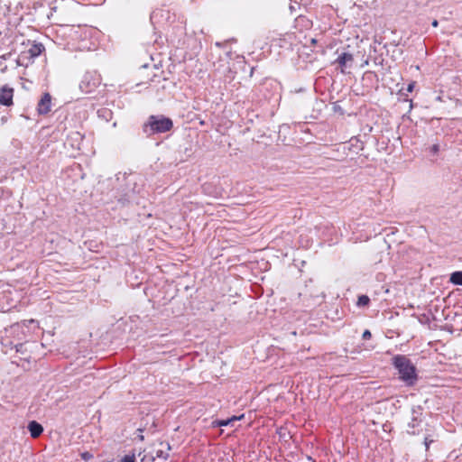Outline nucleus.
Instances as JSON below:
<instances>
[{
    "instance_id": "1",
    "label": "nucleus",
    "mask_w": 462,
    "mask_h": 462,
    "mask_svg": "<svg viewBox=\"0 0 462 462\" xmlns=\"http://www.w3.org/2000/svg\"><path fill=\"white\" fill-rule=\"evenodd\" d=\"M393 365L398 371L400 379L408 386H412L418 380L417 371L411 361L405 356L393 357Z\"/></svg>"
},
{
    "instance_id": "2",
    "label": "nucleus",
    "mask_w": 462,
    "mask_h": 462,
    "mask_svg": "<svg viewBox=\"0 0 462 462\" xmlns=\"http://www.w3.org/2000/svg\"><path fill=\"white\" fill-rule=\"evenodd\" d=\"M173 126L171 119L163 116H151L147 124L144 125L143 130L149 134L165 133L170 131Z\"/></svg>"
},
{
    "instance_id": "3",
    "label": "nucleus",
    "mask_w": 462,
    "mask_h": 462,
    "mask_svg": "<svg viewBox=\"0 0 462 462\" xmlns=\"http://www.w3.org/2000/svg\"><path fill=\"white\" fill-rule=\"evenodd\" d=\"M335 62L338 64L342 73H346V69L352 68L353 66L354 57L351 53L342 52L338 55Z\"/></svg>"
},
{
    "instance_id": "4",
    "label": "nucleus",
    "mask_w": 462,
    "mask_h": 462,
    "mask_svg": "<svg viewBox=\"0 0 462 462\" xmlns=\"http://www.w3.org/2000/svg\"><path fill=\"white\" fill-rule=\"evenodd\" d=\"M51 108V96L49 93H44L38 102L37 110L41 115H46Z\"/></svg>"
},
{
    "instance_id": "5",
    "label": "nucleus",
    "mask_w": 462,
    "mask_h": 462,
    "mask_svg": "<svg viewBox=\"0 0 462 462\" xmlns=\"http://www.w3.org/2000/svg\"><path fill=\"white\" fill-rule=\"evenodd\" d=\"M14 89L9 87H3L0 88V104L9 106L13 105Z\"/></svg>"
},
{
    "instance_id": "6",
    "label": "nucleus",
    "mask_w": 462,
    "mask_h": 462,
    "mask_svg": "<svg viewBox=\"0 0 462 462\" xmlns=\"http://www.w3.org/2000/svg\"><path fill=\"white\" fill-rule=\"evenodd\" d=\"M171 446L167 442L159 443L158 447L154 449L155 457L158 458L166 459L169 457Z\"/></svg>"
},
{
    "instance_id": "7",
    "label": "nucleus",
    "mask_w": 462,
    "mask_h": 462,
    "mask_svg": "<svg viewBox=\"0 0 462 462\" xmlns=\"http://www.w3.org/2000/svg\"><path fill=\"white\" fill-rule=\"evenodd\" d=\"M27 428L31 434V437L33 439H36L39 436H41V434L43 431V427L35 420L30 421Z\"/></svg>"
},
{
    "instance_id": "8",
    "label": "nucleus",
    "mask_w": 462,
    "mask_h": 462,
    "mask_svg": "<svg viewBox=\"0 0 462 462\" xmlns=\"http://www.w3.org/2000/svg\"><path fill=\"white\" fill-rule=\"evenodd\" d=\"M347 149L354 153H358L360 151L364 149V144L361 141L358 139H351L349 142V144L347 146Z\"/></svg>"
},
{
    "instance_id": "9",
    "label": "nucleus",
    "mask_w": 462,
    "mask_h": 462,
    "mask_svg": "<svg viewBox=\"0 0 462 462\" xmlns=\"http://www.w3.org/2000/svg\"><path fill=\"white\" fill-rule=\"evenodd\" d=\"M44 46L42 43H33L28 50V53L32 58L38 57L44 51Z\"/></svg>"
},
{
    "instance_id": "10",
    "label": "nucleus",
    "mask_w": 462,
    "mask_h": 462,
    "mask_svg": "<svg viewBox=\"0 0 462 462\" xmlns=\"http://www.w3.org/2000/svg\"><path fill=\"white\" fill-rule=\"evenodd\" d=\"M449 282L462 286V271H456L449 276Z\"/></svg>"
},
{
    "instance_id": "11",
    "label": "nucleus",
    "mask_w": 462,
    "mask_h": 462,
    "mask_svg": "<svg viewBox=\"0 0 462 462\" xmlns=\"http://www.w3.org/2000/svg\"><path fill=\"white\" fill-rule=\"evenodd\" d=\"M369 301H370V300H369L368 296L361 295L358 297L357 305L359 307H365L369 304Z\"/></svg>"
},
{
    "instance_id": "12",
    "label": "nucleus",
    "mask_w": 462,
    "mask_h": 462,
    "mask_svg": "<svg viewBox=\"0 0 462 462\" xmlns=\"http://www.w3.org/2000/svg\"><path fill=\"white\" fill-rule=\"evenodd\" d=\"M120 462H135V456L134 454L125 455L122 457Z\"/></svg>"
},
{
    "instance_id": "13",
    "label": "nucleus",
    "mask_w": 462,
    "mask_h": 462,
    "mask_svg": "<svg viewBox=\"0 0 462 462\" xmlns=\"http://www.w3.org/2000/svg\"><path fill=\"white\" fill-rule=\"evenodd\" d=\"M236 419H237L236 417H234V418L230 419V420H220V421H218V422H217V425H218V426H226V425H228L230 422L235 421Z\"/></svg>"
},
{
    "instance_id": "14",
    "label": "nucleus",
    "mask_w": 462,
    "mask_h": 462,
    "mask_svg": "<svg viewBox=\"0 0 462 462\" xmlns=\"http://www.w3.org/2000/svg\"><path fill=\"white\" fill-rule=\"evenodd\" d=\"M430 151L432 154L436 155L439 152V144L435 143L430 148Z\"/></svg>"
},
{
    "instance_id": "15",
    "label": "nucleus",
    "mask_w": 462,
    "mask_h": 462,
    "mask_svg": "<svg viewBox=\"0 0 462 462\" xmlns=\"http://www.w3.org/2000/svg\"><path fill=\"white\" fill-rule=\"evenodd\" d=\"M419 424H420V420L416 417H413L411 421L409 423V427L411 429H414Z\"/></svg>"
},
{
    "instance_id": "16",
    "label": "nucleus",
    "mask_w": 462,
    "mask_h": 462,
    "mask_svg": "<svg viewBox=\"0 0 462 462\" xmlns=\"http://www.w3.org/2000/svg\"><path fill=\"white\" fill-rule=\"evenodd\" d=\"M434 442V439L430 438V437H425L424 439V445H425V448L426 449L428 450L429 448H430V445Z\"/></svg>"
},
{
    "instance_id": "17",
    "label": "nucleus",
    "mask_w": 462,
    "mask_h": 462,
    "mask_svg": "<svg viewBox=\"0 0 462 462\" xmlns=\"http://www.w3.org/2000/svg\"><path fill=\"white\" fill-rule=\"evenodd\" d=\"M371 336H372L371 332L368 329H366L364 331L362 337H363V339L366 340V339H369L371 337Z\"/></svg>"
},
{
    "instance_id": "18",
    "label": "nucleus",
    "mask_w": 462,
    "mask_h": 462,
    "mask_svg": "<svg viewBox=\"0 0 462 462\" xmlns=\"http://www.w3.org/2000/svg\"><path fill=\"white\" fill-rule=\"evenodd\" d=\"M82 457H83L84 460H88L89 458L92 457V455L90 453H88V452H85V453L82 454Z\"/></svg>"
},
{
    "instance_id": "19",
    "label": "nucleus",
    "mask_w": 462,
    "mask_h": 462,
    "mask_svg": "<svg viewBox=\"0 0 462 462\" xmlns=\"http://www.w3.org/2000/svg\"><path fill=\"white\" fill-rule=\"evenodd\" d=\"M414 86H415V82H411L408 85L407 87V91L408 92H412L413 88H414Z\"/></svg>"
},
{
    "instance_id": "20",
    "label": "nucleus",
    "mask_w": 462,
    "mask_h": 462,
    "mask_svg": "<svg viewBox=\"0 0 462 462\" xmlns=\"http://www.w3.org/2000/svg\"><path fill=\"white\" fill-rule=\"evenodd\" d=\"M7 121V117L5 116H2L1 123L5 124Z\"/></svg>"
},
{
    "instance_id": "21",
    "label": "nucleus",
    "mask_w": 462,
    "mask_h": 462,
    "mask_svg": "<svg viewBox=\"0 0 462 462\" xmlns=\"http://www.w3.org/2000/svg\"><path fill=\"white\" fill-rule=\"evenodd\" d=\"M438 25H439L438 21H437V20H434V21L432 22V26H433V27H437Z\"/></svg>"
},
{
    "instance_id": "22",
    "label": "nucleus",
    "mask_w": 462,
    "mask_h": 462,
    "mask_svg": "<svg viewBox=\"0 0 462 462\" xmlns=\"http://www.w3.org/2000/svg\"><path fill=\"white\" fill-rule=\"evenodd\" d=\"M311 42H312V43H316V40H315V39H312V40H311Z\"/></svg>"
}]
</instances>
